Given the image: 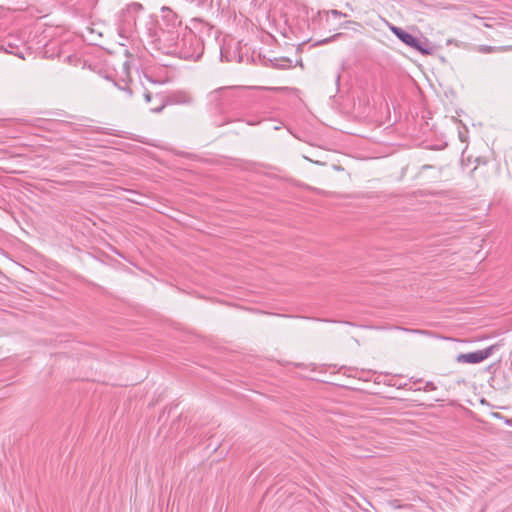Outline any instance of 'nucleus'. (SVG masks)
<instances>
[{"instance_id":"obj_9","label":"nucleus","mask_w":512,"mask_h":512,"mask_svg":"<svg viewBox=\"0 0 512 512\" xmlns=\"http://www.w3.org/2000/svg\"><path fill=\"white\" fill-rule=\"evenodd\" d=\"M484 26H485V27H488V28H490V27H491V25H490L489 23H484Z\"/></svg>"},{"instance_id":"obj_6","label":"nucleus","mask_w":512,"mask_h":512,"mask_svg":"<svg viewBox=\"0 0 512 512\" xmlns=\"http://www.w3.org/2000/svg\"><path fill=\"white\" fill-rule=\"evenodd\" d=\"M435 389H436V386L432 382H427L425 387H424L425 391H432V390H435Z\"/></svg>"},{"instance_id":"obj_1","label":"nucleus","mask_w":512,"mask_h":512,"mask_svg":"<svg viewBox=\"0 0 512 512\" xmlns=\"http://www.w3.org/2000/svg\"><path fill=\"white\" fill-rule=\"evenodd\" d=\"M391 31L399 40H401L404 44L411 47L412 49L420 52L423 55L432 54L433 48L430 46L426 38L415 37L402 28L395 26L391 27Z\"/></svg>"},{"instance_id":"obj_8","label":"nucleus","mask_w":512,"mask_h":512,"mask_svg":"<svg viewBox=\"0 0 512 512\" xmlns=\"http://www.w3.org/2000/svg\"><path fill=\"white\" fill-rule=\"evenodd\" d=\"M190 39H191V41H196V42H198V40H197V38H196L195 36H192V35H191Z\"/></svg>"},{"instance_id":"obj_4","label":"nucleus","mask_w":512,"mask_h":512,"mask_svg":"<svg viewBox=\"0 0 512 512\" xmlns=\"http://www.w3.org/2000/svg\"><path fill=\"white\" fill-rule=\"evenodd\" d=\"M164 107H165V103H164V101H163V99L161 97L160 98V105L157 106V107L151 108V111L158 113V112H161L164 109Z\"/></svg>"},{"instance_id":"obj_10","label":"nucleus","mask_w":512,"mask_h":512,"mask_svg":"<svg viewBox=\"0 0 512 512\" xmlns=\"http://www.w3.org/2000/svg\"><path fill=\"white\" fill-rule=\"evenodd\" d=\"M188 101H189V100L184 99V100H182L181 102L186 103V102H188Z\"/></svg>"},{"instance_id":"obj_3","label":"nucleus","mask_w":512,"mask_h":512,"mask_svg":"<svg viewBox=\"0 0 512 512\" xmlns=\"http://www.w3.org/2000/svg\"><path fill=\"white\" fill-rule=\"evenodd\" d=\"M512 50V46H488V45H480L477 47V51L480 53L488 54V53H494V52H505Z\"/></svg>"},{"instance_id":"obj_2","label":"nucleus","mask_w":512,"mask_h":512,"mask_svg":"<svg viewBox=\"0 0 512 512\" xmlns=\"http://www.w3.org/2000/svg\"><path fill=\"white\" fill-rule=\"evenodd\" d=\"M494 346H489L483 350H477L469 353H461L456 357L458 363L463 364H477L481 363L493 353Z\"/></svg>"},{"instance_id":"obj_5","label":"nucleus","mask_w":512,"mask_h":512,"mask_svg":"<svg viewBox=\"0 0 512 512\" xmlns=\"http://www.w3.org/2000/svg\"><path fill=\"white\" fill-rule=\"evenodd\" d=\"M329 13L331 15H333L334 17H346L347 16L346 14L342 13L341 11H338L335 9L331 10Z\"/></svg>"},{"instance_id":"obj_7","label":"nucleus","mask_w":512,"mask_h":512,"mask_svg":"<svg viewBox=\"0 0 512 512\" xmlns=\"http://www.w3.org/2000/svg\"><path fill=\"white\" fill-rule=\"evenodd\" d=\"M144 97H145L146 102H150L152 99V95L149 92L145 93Z\"/></svg>"}]
</instances>
